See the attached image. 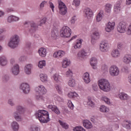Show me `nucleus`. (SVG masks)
Instances as JSON below:
<instances>
[{"label": "nucleus", "mask_w": 131, "mask_h": 131, "mask_svg": "<svg viewBox=\"0 0 131 131\" xmlns=\"http://www.w3.org/2000/svg\"><path fill=\"white\" fill-rule=\"evenodd\" d=\"M35 116L41 123H47L50 121L49 113L45 110H39L35 114Z\"/></svg>", "instance_id": "nucleus-1"}, {"label": "nucleus", "mask_w": 131, "mask_h": 131, "mask_svg": "<svg viewBox=\"0 0 131 131\" xmlns=\"http://www.w3.org/2000/svg\"><path fill=\"white\" fill-rule=\"evenodd\" d=\"M15 109L16 111L12 114L13 117L16 121H22L23 118L20 115L25 113L26 109L21 105H16Z\"/></svg>", "instance_id": "nucleus-2"}, {"label": "nucleus", "mask_w": 131, "mask_h": 131, "mask_svg": "<svg viewBox=\"0 0 131 131\" xmlns=\"http://www.w3.org/2000/svg\"><path fill=\"white\" fill-rule=\"evenodd\" d=\"M98 85L99 89L103 92L108 93V92L111 91V85L110 84V82H109V81L106 79L102 78L99 80Z\"/></svg>", "instance_id": "nucleus-3"}, {"label": "nucleus", "mask_w": 131, "mask_h": 131, "mask_svg": "<svg viewBox=\"0 0 131 131\" xmlns=\"http://www.w3.org/2000/svg\"><path fill=\"white\" fill-rule=\"evenodd\" d=\"M35 91L38 94L36 95L37 100H42V95L47 93V90L42 85L38 86L35 88Z\"/></svg>", "instance_id": "nucleus-4"}, {"label": "nucleus", "mask_w": 131, "mask_h": 131, "mask_svg": "<svg viewBox=\"0 0 131 131\" xmlns=\"http://www.w3.org/2000/svg\"><path fill=\"white\" fill-rule=\"evenodd\" d=\"M8 46L11 49L17 48L19 46V36L15 35L12 37L8 43Z\"/></svg>", "instance_id": "nucleus-5"}, {"label": "nucleus", "mask_w": 131, "mask_h": 131, "mask_svg": "<svg viewBox=\"0 0 131 131\" xmlns=\"http://www.w3.org/2000/svg\"><path fill=\"white\" fill-rule=\"evenodd\" d=\"M109 72L111 76L114 77L115 76H118L120 71L118 67L113 65L110 67L109 69Z\"/></svg>", "instance_id": "nucleus-6"}, {"label": "nucleus", "mask_w": 131, "mask_h": 131, "mask_svg": "<svg viewBox=\"0 0 131 131\" xmlns=\"http://www.w3.org/2000/svg\"><path fill=\"white\" fill-rule=\"evenodd\" d=\"M71 30L68 27H62L60 31V36L61 37H69L71 35Z\"/></svg>", "instance_id": "nucleus-7"}, {"label": "nucleus", "mask_w": 131, "mask_h": 131, "mask_svg": "<svg viewBox=\"0 0 131 131\" xmlns=\"http://www.w3.org/2000/svg\"><path fill=\"white\" fill-rule=\"evenodd\" d=\"M127 24L124 21L120 22L117 27V31L120 33H124L126 31Z\"/></svg>", "instance_id": "nucleus-8"}, {"label": "nucleus", "mask_w": 131, "mask_h": 131, "mask_svg": "<svg viewBox=\"0 0 131 131\" xmlns=\"http://www.w3.org/2000/svg\"><path fill=\"white\" fill-rule=\"evenodd\" d=\"M58 9L59 10V13L60 15H66L67 13V7L65 4L62 2H59L58 4Z\"/></svg>", "instance_id": "nucleus-9"}, {"label": "nucleus", "mask_w": 131, "mask_h": 131, "mask_svg": "<svg viewBox=\"0 0 131 131\" xmlns=\"http://www.w3.org/2000/svg\"><path fill=\"white\" fill-rule=\"evenodd\" d=\"M19 89L20 91H22L24 94L27 95L29 93L30 91V87L29 86V84L27 83H23L19 86Z\"/></svg>", "instance_id": "nucleus-10"}, {"label": "nucleus", "mask_w": 131, "mask_h": 131, "mask_svg": "<svg viewBox=\"0 0 131 131\" xmlns=\"http://www.w3.org/2000/svg\"><path fill=\"white\" fill-rule=\"evenodd\" d=\"M100 38V33H99V31L96 30L94 31L92 34L91 35V43L92 45H95L96 43V41L98 40Z\"/></svg>", "instance_id": "nucleus-11"}, {"label": "nucleus", "mask_w": 131, "mask_h": 131, "mask_svg": "<svg viewBox=\"0 0 131 131\" xmlns=\"http://www.w3.org/2000/svg\"><path fill=\"white\" fill-rule=\"evenodd\" d=\"M12 74L14 76H17L20 73L19 66L18 64H14L12 66L10 70Z\"/></svg>", "instance_id": "nucleus-12"}, {"label": "nucleus", "mask_w": 131, "mask_h": 131, "mask_svg": "<svg viewBox=\"0 0 131 131\" xmlns=\"http://www.w3.org/2000/svg\"><path fill=\"white\" fill-rule=\"evenodd\" d=\"M30 28H29V31L30 33H33L36 31V29H37V24L33 21H31L29 23Z\"/></svg>", "instance_id": "nucleus-13"}, {"label": "nucleus", "mask_w": 131, "mask_h": 131, "mask_svg": "<svg viewBox=\"0 0 131 131\" xmlns=\"http://www.w3.org/2000/svg\"><path fill=\"white\" fill-rule=\"evenodd\" d=\"M118 97L121 101H128L130 99L129 96L123 92L119 93Z\"/></svg>", "instance_id": "nucleus-14"}, {"label": "nucleus", "mask_w": 131, "mask_h": 131, "mask_svg": "<svg viewBox=\"0 0 131 131\" xmlns=\"http://www.w3.org/2000/svg\"><path fill=\"white\" fill-rule=\"evenodd\" d=\"M100 50L104 53L108 52V43L105 42H101L100 45Z\"/></svg>", "instance_id": "nucleus-15"}, {"label": "nucleus", "mask_w": 131, "mask_h": 131, "mask_svg": "<svg viewBox=\"0 0 131 131\" xmlns=\"http://www.w3.org/2000/svg\"><path fill=\"white\" fill-rule=\"evenodd\" d=\"M48 108H49V109H51L52 111L54 112V113H55V114H57V115H59V114L61 113V112H60V110H59V108H58V107H57V106L56 105H49Z\"/></svg>", "instance_id": "nucleus-16"}, {"label": "nucleus", "mask_w": 131, "mask_h": 131, "mask_svg": "<svg viewBox=\"0 0 131 131\" xmlns=\"http://www.w3.org/2000/svg\"><path fill=\"white\" fill-rule=\"evenodd\" d=\"M115 26V22H108L106 25V27L105 28V30L107 32H110L112 30L114 29V27Z\"/></svg>", "instance_id": "nucleus-17"}, {"label": "nucleus", "mask_w": 131, "mask_h": 131, "mask_svg": "<svg viewBox=\"0 0 131 131\" xmlns=\"http://www.w3.org/2000/svg\"><path fill=\"white\" fill-rule=\"evenodd\" d=\"M122 61L124 63V64H130L131 55L130 54L125 55L123 57Z\"/></svg>", "instance_id": "nucleus-18"}, {"label": "nucleus", "mask_w": 131, "mask_h": 131, "mask_svg": "<svg viewBox=\"0 0 131 131\" xmlns=\"http://www.w3.org/2000/svg\"><path fill=\"white\" fill-rule=\"evenodd\" d=\"M19 20H20V18L14 15H10L7 18V22H8V23L17 22V21H19Z\"/></svg>", "instance_id": "nucleus-19"}, {"label": "nucleus", "mask_w": 131, "mask_h": 131, "mask_svg": "<svg viewBox=\"0 0 131 131\" xmlns=\"http://www.w3.org/2000/svg\"><path fill=\"white\" fill-rule=\"evenodd\" d=\"M64 55L65 52H64L63 51L59 50L58 51L55 52L53 54V57L54 58H57V59H59V58L63 57Z\"/></svg>", "instance_id": "nucleus-20"}, {"label": "nucleus", "mask_w": 131, "mask_h": 131, "mask_svg": "<svg viewBox=\"0 0 131 131\" xmlns=\"http://www.w3.org/2000/svg\"><path fill=\"white\" fill-rule=\"evenodd\" d=\"M98 60L96 57H92L90 59V64L93 69H97V64Z\"/></svg>", "instance_id": "nucleus-21"}, {"label": "nucleus", "mask_w": 131, "mask_h": 131, "mask_svg": "<svg viewBox=\"0 0 131 131\" xmlns=\"http://www.w3.org/2000/svg\"><path fill=\"white\" fill-rule=\"evenodd\" d=\"M0 65L3 67L8 65V59L5 56L0 57Z\"/></svg>", "instance_id": "nucleus-22"}, {"label": "nucleus", "mask_w": 131, "mask_h": 131, "mask_svg": "<svg viewBox=\"0 0 131 131\" xmlns=\"http://www.w3.org/2000/svg\"><path fill=\"white\" fill-rule=\"evenodd\" d=\"M87 56L88 53H86V51L84 49H82L78 53V58H82V59H84V58H86Z\"/></svg>", "instance_id": "nucleus-23"}, {"label": "nucleus", "mask_w": 131, "mask_h": 131, "mask_svg": "<svg viewBox=\"0 0 131 131\" xmlns=\"http://www.w3.org/2000/svg\"><path fill=\"white\" fill-rule=\"evenodd\" d=\"M111 55L113 58H118L120 57V51L118 49H114L112 51Z\"/></svg>", "instance_id": "nucleus-24"}, {"label": "nucleus", "mask_w": 131, "mask_h": 131, "mask_svg": "<svg viewBox=\"0 0 131 131\" xmlns=\"http://www.w3.org/2000/svg\"><path fill=\"white\" fill-rule=\"evenodd\" d=\"M32 69V64H28L25 67V72L29 75L31 73V70Z\"/></svg>", "instance_id": "nucleus-25"}, {"label": "nucleus", "mask_w": 131, "mask_h": 131, "mask_svg": "<svg viewBox=\"0 0 131 131\" xmlns=\"http://www.w3.org/2000/svg\"><path fill=\"white\" fill-rule=\"evenodd\" d=\"M83 79L85 83H90L91 79H90V74L86 72L83 75Z\"/></svg>", "instance_id": "nucleus-26"}, {"label": "nucleus", "mask_w": 131, "mask_h": 131, "mask_svg": "<svg viewBox=\"0 0 131 131\" xmlns=\"http://www.w3.org/2000/svg\"><path fill=\"white\" fill-rule=\"evenodd\" d=\"M85 15L87 19H91L93 17V11L90 8L85 9Z\"/></svg>", "instance_id": "nucleus-27"}, {"label": "nucleus", "mask_w": 131, "mask_h": 131, "mask_svg": "<svg viewBox=\"0 0 131 131\" xmlns=\"http://www.w3.org/2000/svg\"><path fill=\"white\" fill-rule=\"evenodd\" d=\"M83 125L84 127L90 129V128H92L93 127V125H92V123H91L89 120H85L83 121Z\"/></svg>", "instance_id": "nucleus-28"}, {"label": "nucleus", "mask_w": 131, "mask_h": 131, "mask_svg": "<svg viewBox=\"0 0 131 131\" xmlns=\"http://www.w3.org/2000/svg\"><path fill=\"white\" fill-rule=\"evenodd\" d=\"M38 53H39L40 57H42L43 58H45L46 56H47V49L45 48H40L38 51Z\"/></svg>", "instance_id": "nucleus-29"}, {"label": "nucleus", "mask_w": 131, "mask_h": 131, "mask_svg": "<svg viewBox=\"0 0 131 131\" xmlns=\"http://www.w3.org/2000/svg\"><path fill=\"white\" fill-rule=\"evenodd\" d=\"M58 35H59V32H58V30L56 29L53 28L51 31V36L53 37L54 39H56L57 38Z\"/></svg>", "instance_id": "nucleus-30"}, {"label": "nucleus", "mask_w": 131, "mask_h": 131, "mask_svg": "<svg viewBox=\"0 0 131 131\" xmlns=\"http://www.w3.org/2000/svg\"><path fill=\"white\" fill-rule=\"evenodd\" d=\"M122 126L127 128V129H130L131 128V122L130 121L125 120L122 123Z\"/></svg>", "instance_id": "nucleus-31"}, {"label": "nucleus", "mask_w": 131, "mask_h": 131, "mask_svg": "<svg viewBox=\"0 0 131 131\" xmlns=\"http://www.w3.org/2000/svg\"><path fill=\"white\" fill-rule=\"evenodd\" d=\"M11 128L13 131L19 130V124L16 121H13L11 123Z\"/></svg>", "instance_id": "nucleus-32"}, {"label": "nucleus", "mask_w": 131, "mask_h": 131, "mask_svg": "<svg viewBox=\"0 0 131 131\" xmlns=\"http://www.w3.org/2000/svg\"><path fill=\"white\" fill-rule=\"evenodd\" d=\"M121 9V4H120V2L117 3L114 6V12L117 14L120 12V10Z\"/></svg>", "instance_id": "nucleus-33"}, {"label": "nucleus", "mask_w": 131, "mask_h": 131, "mask_svg": "<svg viewBox=\"0 0 131 131\" xmlns=\"http://www.w3.org/2000/svg\"><path fill=\"white\" fill-rule=\"evenodd\" d=\"M53 78L56 82H61L62 81L61 76L58 74H55L53 75Z\"/></svg>", "instance_id": "nucleus-34"}, {"label": "nucleus", "mask_w": 131, "mask_h": 131, "mask_svg": "<svg viewBox=\"0 0 131 131\" xmlns=\"http://www.w3.org/2000/svg\"><path fill=\"white\" fill-rule=\"evenodd\" d=\"M69 64H70V62L68 61V59H65L62 62V67L63 68H67L69 66Z\"/></svg>", "instance_id": "nucleus-35"}, {"label": "nucleus", "mask_w": 131, "mask_h": 131, "mask_svg": "<svg viewBox=\"0 0 131 131\" xmlns=\"http://www.w3.org/2000/svg\"><path fill=\"white\" fill-rule=\"evenodd\" d=\"M82 42V41H81V40H79L76 43V44L74 46V49H75L76 50H77L78 49H80V48H81V43Z\"/></svg>", "instance_id": "nucleus-36"}, {"label": "nucleus", "mask_w": 131, "mask_h": 131, "mask_svg": "<svg viewBox=\"0 0 131 131\" xmlns=\"http://www.w3.org/2000/svg\"><path fill=\"white\" fill-rule=\"evenodd\" d=\"M40 80L43 82L48 80V76L46 74H40Z\"/></svg>", "instance_id": "nucleus-37"}, {"label": "nucleus", "mask_w": 131, "mask_h": 131, "mask_svg": "<svg viewBox=\"0 0 131 131\" xmlns=\"http://www.w3.org/2000/svg\"><path fill=\"white\" fill-rule=\"evenodd\" d=\"M88 105L92 108L95 107V103L92 101V98H91V97H88Z\"/></svg>", "instance_id": "nucleus-38"}, {"label": "nucleus", "mask_w": 131, "mask_h": 131, "mask_svg": "<svg viewBox=\"0 0 131 131\" xmlns=\"http://www.w3.org/2000/svg\"><path fill=\"white\" fill-rule=\"evenodd\" d=\"M31 131H40V127L39 126L32 125L30 127Z\"/></svg>", "instance_id": "nucleus-39"}, {"label": "nucleus", "mask_w": 131, "mask_h": 131, "mask_svg": "<svg viewBox=\"0 0 131 131\" xmlns=\"http://www.w3.org/2000/svg\"><path fill=\"white\" fill-rule=\"evenodd\" d=\"M66 75L67 77H72L73 76V72L72 70L69 69L66 73Z\"/></svg>", "instance_id": "nucleus-40"}, {"label": "nucleus", "mask_w": 131, "mask_h": 131, "mask_svg": "<svg viewBox=\"0 0 131 131\" xmlns=\"http://www.w3.org/2000/svg\"><path fill=\"white\" fill-rule=\"evenodd\" d=\"M7 103L8 104V105L11 106V107H14V106H15V102H14V99L12 98L9 99L8 100Z\"/></svg>", "instance_id": "nucleus-41"}, {"label": "nucleus", "mask_w": 131, "mask_h": 131, "mask_svg": "<svg viewBox=\"0 0 131 131\" xmlns=\"http://www.w3.org/2000/svg\"><path fill=\"white\" fill-rule=\"evenodd\" d=\"M46 66V61L42 60V61H40L38 64V67L39 68L42 69L43 68Z\"/></svg>", "instance_id": "nucleus-42"}, {"label": "nucleus", "mask_w": 131, "mask_h": 131, "mask_svg": "<svg viewBox=\"0 0 131 131\" xmlns=\"http://www.w3.org/2000/svg\"><path fill=\"white\" fill-rule=\"evenodd\" d=\"M77 96H78L77 94L75 92H70L68 94L69 98H76Z\"/></svg>", "instance_id": "nucleus-43"}, {"label": "nucleus", "mask_w": 131, "mask_h": 131, "mask_svg": "<svg viewBox=\"0 0 131 131\" xmlns=\"http://www.w3.org/2000/svg\"><path fill=\"white\" fill-rule=\"evenodd\" d=\"M112 8V5H111V4H106L105 5V11L107 13H110V12H111Z\"/></svg>", "instance_id": "nucleus-44"}, {"label": "nucleus", "mask_w": 131, "mask_h": 131, "mask_svg": "<svg viewBox=\"0 0 131 131\" xmlns=\"http://www.w3.org/2000/svg\"><path fill=\"white\" fill-rule=\"evenodd\" d=\"M68 85L70 86H74L75 85V80L74 79H70L68 82Z\"/></svg>", "instance_id": "nucleus-45"}, {"label": "nucleus", "mask_w": 131, "mask_h": 131, "mask_svg": "<svg viewBox=\"0 0 131 131\" xmlns=\"http://www.w3.org/2000/svg\"><path fill=\"white\" fill-rule=\"evenodd\" d=\"M100 110L101 112H108L109 108H107L105 105H102L100 107Z\"/></svg>", "instance_id": "nucleus-46"}, {"label": "nucleus", "mask_w": 131, "mask_h": 131, "mask_svg": "<svg viewBox=\"0 0 131 131\" xmlns=\"http://www.w3.org/2000/svg\"><path fill=\"white\" fill-rule=\"evenodd\" d=\"M59 123H60V125H61V126L63 127V128H65L66 129H67V128H68V125L67 124V123L62 122L61 120H59Z\"/></svg>", "instance_id": "nucleus-47"}, {"label": "nucleus", "mask_w": 131, "mask_h": 131, "mask_svg": "<svg viewBox=\"0 0 131 131\" xmlns=\"http://www.w3.org/2000/svg\"><path fill=\"white\" fill-rule=\"evenodd\" d=\"M102 101H104L106 104H107L108 105H110L111 104V102H110V99L109 98L106 97H102Z\"/></svg>", "instance_id": "nucleus-48"}, {"label": "nucleus", "mask_w": 131, "mask_h": 131, "mask_svg": "<svg viewBox=\"0 0 131 131\" xmlns=\"http://www.w3.org/2000/svg\"><path fill=\"white\" fill-rule=\"evenodd\" d=\"M46 22H47V18L44 17L41 20L39 21V23H38V25L39 26H42L43 24H46Z\"/></svg>", "instance_id": "nucleus-49"}, {"label": "nucleus", "mask_w": 131, "mask_h": 131, "mask_svg": "<svg viewBox=\"0 0 131 131\" xmlns=\"http://www.w3.org/2000/svg\"><path fill=\"white\" fill-rule=\"evenodd\" d=\"M122 70L123 72H124V73H128V72H129V69H128V67L127 66H124L122 68Z\"/></svg>", "instance_id": "nucleus-50"}, {"label": "nucleus", "mask_w": 131, "mask_h": 131, "mask_svg": "<svg viewBox=\"0 0 131 131\" xmlns=\"http://www.w3.org/2000/svg\"><path fill=\"white\" fill-rule=\"evenodd\" d=\"M67 105L69 108H70L71 110H73V108H74V105H73V103H72V102H71V101H69Z\"/></svg>", "instance_id": "nucleus-51"}, {"label": "nucleus", "mask_w": 131, "mask_h": 131, "mask_svg": "<svg viewBox=\"0 0 131 131\" xmlns=\"http://www.w3.org/2000/svg\"><path fill=\"white\" fill-rule=\"evenodd\" d=\"M73 130L74 131H85V129L82 128V127H76L73 128Z\"/></svg>", "instance_id": "nucleus-52"}, {"label": "nucleus", "mask_w": 131, "mask_h": 131, "mask_svg": "<svg viewBox=\"0 0 131 131\" xmlns=\"http://www.w3.org/2000/svg\"><path fill=\"white\" fill-rule=\"evenodd\" d=\"M103 17L102 16V14L100 13H98L96 16V21L97 22H100L101 20H102Z\"/></svg>", "instance_id": "nucleus-53"}, {"label": "nucleus", "mask_w": 131, "mask_h": 131, "mask_svg": "<svg viewBox=\"0 0 131 131\" xmlns=\"http://www.w3.org/2000/svg\"><path fill=\"white\" fill-rule=\"evenodd\" d=\"M80 4V1L79 0H74L73 5H74L76 7H78Z\"/></svg>", "instance_id": "nucleus-54"}, {"label": "nucleus", "mask_w": 131, "mask_h": 131, "mask_svg": "<svg viewBox=\"0 0 131 131\" xmlns=\"http://www.w3.org/2000/svg\"><path fill=\"white\" fill-rule=\"evenodd\" d=\"M56 90L57 91L59 94H62V87L59 85L56 86Z\"/></svg>", "instance_id": "nucleus-55"}, {"label": "nucleus", "mask_w": 131, "mask_h": 131, "mask_svg": "<svg viewBox=\"0 0 131 131\" xmlns=\"http://www.w3.org/2000/svg\"><path fill=\"white\" fill-rule=\"evenodd\" d=\"M9 79H10V77L9 76V75H5L4 76L3 80L5 82H7V81H9Z\"/></svg>", "instance_id": "nucleus-56"}, {"label": "nucleus", "mask_w": 131, "mask_h": 131, "mask_svg": "<svg viewBox=\"0 0 131 131\" xmlns=\"http://www.w3.org/2000/svg\"><path fill=\"white\" fill-rule=\"evenodd\" d=\"M47 4V2L46 1H42L40 5H39V8L40 9V10H42V9H43V7H45V5Z\"/></svg>", "instance_id": "nucleus-57"}, {"label": "nucleus", "mask_w": 131, "mask_h": 131, "mask_svg": "<svg viewBox=\"0 0 131 131\" xmlns=\"http://www.w3.org/2000/svg\"><path fill=\"white\" fill-rule=\"evenodd\" d=\"M77 19H76V16H73L71 19V24H74L75 23V21H76Z\"/></svg>", "instance_id": "nucleus-58"}, {"label": "nucleus", "mask_w": 131, "mask_h": 131, "mask_svg": "<svg viewBox=\"0 0 131 131\" xmlns=\"http://www.w3.org/2000/svg\"><path fill=\"white\" fill-rule=\"evenodd\" d=\"M92 89L94 92L98 91V85L97 84H93L92 85Z\"/></svg>", "instance_id": "nucleus-59"}, {"label": "nucleus", "mask_w": 131, "mask_h": 131, "mask_svg": "<svg viewBox=\"0 0 131 131\" xmlns=\"http://www.w3.org/2000/svg\"><path fill=\"white\" fill-rule=\"evenodd\" d=\"M49 7L52 9V12H54V9L55 8V6H54V4L52 2H49Z\"/></svg>", "instance_id": "nucleus-60"}, {"label": "nucleus", "mask_w": 131, "mask_h": 131, "mask_svg": "<svg viewBox=\"0 0 131 131\" xmlns=\"http://www.w3.org/2000/svg\"><path fill=\"white\" fill-rule=\"evenodd\" d=\"M101 69L103 71H107V70H108V68L106 67V65H103L102 66Z\"/></svg>", "instance_id": "nucleus-61"}, {"label": "nucleus", "mask_w": 131, "mask_h": 131, "mask_svg": "<svg viewBox=\"0 0 131 131\" xmlns=\"http://www.w3.org/2000/svg\"><path fill=\"white\" fill-rule=\"evenodd\" d=\"M123 48V44L122 43H118V48L119 50H121Z\"/></svg>", "instance_id": "nucleus-62"}, {"label": "nucleus", "mask_w": 131, "mask_h": 131, "mask_svg": "<svg viewBox=\"0 0 131 131\" xmlns=\"http://www.w3.org/2000/svg\"><path fill=\"white\" fill-rule=\"evenodd\" d=\"M26 60V57L25 56H21L19 58V61H21V62H23V61H25Z\"/></svg>", "instance_id": "nucleus-63"}, {"label": "nucleus", "mask_w": 131, "mask_h": 131, "mask_svg": "<svg viewBox=\"0 0 131 131\" xmlns=\"http://www.w3.org/2000/svg\"><path fill=\"white\" fill-rule=\"evenodd\" d=\"M4 32H6V29L4 28L0 29V34L4 33Z\"/></svg>", "instance_id": "nucleus-64"}]
</instances>
